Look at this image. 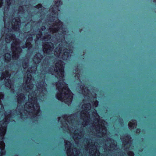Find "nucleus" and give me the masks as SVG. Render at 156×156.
<instances>
[{
	"label": "nucleus",
	"mask_w": 156,
	"mask_h": 156,
	"mask_svg": "<svg viewBox=\"0 0 156 156\" xmlns=\"http://www.w3.org/2000/svg\"><path fill=\"white\" fill-rule=\"evenodd\" d=\"M92 118H90L88 112L85 110L81 112L80 118L83 120L82 125L83 127L87 126V131L90 134L102 137L107 133L106 128L104 126L105 121L100 119V116L95 110L92 113Z\"/></svg>",
	"instance_id": "obj_1"
},
{
	"label": "nucleus",
	"mask_w": 156,
	"mask_h": 156,
	"mask_svg": "<svg viewBox=\"0 0 156 156\" xmlns=\"http://www.w3.org/2000/svg\"><path fill=\"white\" fill-rule=\"evenodd\" d=\"M64 65V63L61 60L55 64L54 69L55 76L59 79L56 84V88L58 91L56 95V97L59 100L69 105L72 101L73 97L72 93L63 80Z\"/></svg>",
	"instance_id": "obj_2"
},
{
	"label": "nucleus",
	"mask_w": 156,
	"mask_h": 156,
	"mask_svg": "<svg viewBox=\"0 0 156 156\" xmlns=\"http://www.w3.org/2000/svg\"><path fill=\"white\" fill-rule=\"evenodd\" d=\"M11 40H13L11 44V48L12 55V57L15 60H16L19 57L22 49L20 47V41L19 39L15 38V36L14 35H7L5 39L7 43H9Z\"/></svg>",
	"instance_id": "obj_3"
},
{
	"label": "nucleus",
	"mask_w": 156,
	"mask_h": 156,
	"mask_svg": "<svg viewBox=\"0 0 156 156\" xmlns=\"http://www.w3.org/2000/svg\"><path fill=\"white\" fill-rule=\"evenodd\" d=\"M28 101L24 105V108L26 112H24V113H31L33 114V117H35L39 112V108L35 97H32L30 94L28 95Z\"/></svg>",
	"instance_id": "obj_4"
},
{
	"label": "nucleus",
	"mask_w": 156,
	"mask_h": 156,
	"mask_svg": "<svg viewBox=\"0 0 156 156\" xmlns=\"http://www.w3.org/2000/svg\"><path fill=\"white\" fill-rule=\"evenodd\" d=\"M62 51L63 52V54L62 57V59L64 60L67 59L70 56L69 51L65 49L62 44H59L55 49L54 54L57 57H59Z\"/></svg>",
	"instance_id": "obj_5"
},
{
	"label": "nucleus",
	"mask_w": 156,
	"mask_h": 156,
	"mask_svg": "<svg viewBox=\"0 0 156 156\" xmlns=\"http://www.w3.org/2000/svg\"><path fill=\"white\" fill-rule=\"evenodd\" d=\"M8 112V114L7 112H5V118L0 122V137L2 140L3 139L2 136L5 133L7 124L9 121L8 118L10 116L11 112L10 111Z\"/></svg>",
	"instance_id": "obj_6"
},
{
	"label": "nucleus",
	"mask_w": 156,
	"mask_h": 156,
	"mask_svg": "<svg viewBox=\"0 0 156 156\" xmlns=\"http://www.w3.org/2000/svg\"><path fill=\"white\" fill-rule=\"evenodd\" d=\"M77 114H72L69 116H67V115H64L62 117L64 120H65L64 122L62 123V126H61L63 128V129L65 131L69 130V131L71 132V129L69 127V125L66 122H68L69 126L72 125L73 123L74 120L75 119L74 117H76Z\"/></svg>",
	"instance_id": "obj_7"
},
{
	"label": "nucleus",
	"mask_w": 156,
	"mask_h": 156,
	"mask_svg": "<svg viewBox=\"0 0 156 156\" xmlns=\"http://www.w3.org/2000/svg\"><path fill=\"white\" fill-rule=\"evenodd\" d=\"M50 21L53 23L49 27V30L52 33L56 32L62 27V23L58 18L55 16L50 17Z\"/></svg>",
	"instance_id": "obj_8"
},
{
	"label": "nucleus",
	"mask_w": 156,
	"mask_h": 156,
	"mask_svg": "<svg viewBox=\"0 0 156 156\" xmlns=\"http://www.w3.org/2000/svg\"><path fill=\"white\" fill-rule=\"evenodd\" d=\"M87 145L85 146L86 148L88 147L89 148V153L90 156H99L100 153L97 150L95 143L92 142L90 139L87 140L86 141Z\"/></svg>",
	"instance_id": "obj_9"
},
{
	"label": "nucleus",
	"mask_w": 156,
	"mask_h": 156,
	"mask_svg": "<svg viewBox=\"0 0 156 156\" xmlns=\"http://www.w3.org/2000/svg\"><path fill=\"white\" fill-rule=\"evenodd\" d=\"M31 76L30 73H28L27 76L24 78V81L23 85V88L27 91L31 90L33 88V85L30 82Z\"/></svg>",
	"instance_id": "obj_10"
},
{
	"label": "nucleus",
	"mask_w": 156,
	"mask_h": 156,
	"mask_svg": "<svg viewBox=\"0 0 156 156\" xmlns=\"http://www.w3.org/2000/svg\"><path fill=\"white\" fill-rule=\"evenodd\" d=\"M72 144L70 142L66 141L65 145L66 148L67 149V153L68 156H78L80 152L76 148H74L71 149Z\"/></svg>",
	"instance_id": "obj_11"
},
{
	"label": "nucleus",
	"mask_w": 156,
	"mask_h": 156,
	"mask_svg": "<svg viewBox=\"0 0 156 156\" xmlns=\"http://www.w3.org/2000/svg\"><path fill=\"white\" fill-rule=\"evenodd\" d=\"M10 75L8 71L5 70L3 72L1 77H0V80H2L3 79L5 82V86L9 88H11V86H12V84L11 83L10 80H9Z\"/></svg>",
	"instance_id": "obj_12"
},
{
	"label": "nucleus",
	"mask_w": 156,
	"mask_h": 156,
	"mask_svg": "<svg viewBox=\"0 0 156 156\" xmlns=\"http://www.w3.org/2000/svg\"><path fill=\"white\" fill-rule=\"evenodd\" d=\"M46 84L43 81L38 82L36 84L37 93L41 96H44L47 93L46 88Z\"/></svg>",
	"instance_id": "obj_13"
},
{
	"label": "nucleus",
	"mask_w": 156,
	"mask_h": 156,
	"mask_svg": "<svg viewBox=\"0 0 156 156\" xmlns=\"http://www.w3.org/2000/svg\"><path fill=\"white\" fill-rule=\"evenodd\" d=\"M104 149L107 151H112L115 148L117 145L116 142L111 138H108L105 141Z\"/></svg>",
	"instance_id": "obj_14"
},
{
	"label": "nucleus",
	"mask_w": 156,
	"mask_h": 156,
	"mask_svg": "<svg viewBox=\"0 0 156 156\" xmlns=\"http://www.w3.org/2000/svg\"><path fill=\"white\" fill-rule=\"evenodd\" d=\"M43 51L44 53L47 54H50L54 49L53 44L51 42H47L43 45Z\"/></svg>",
	"instance_id": "obj_15"
},
{
	"label": "nucleus",
	"mask_w": 156,
	"mask_h": 156,
	"mask_svg": "<svg viewBox=\"0 0 156 156\" xmlns=\"http://www.w3.org/2000/svg\"><path fill=\"white\" fill-rule=\"evenodd\" d=\"M122 141L124 145V149L125 151H127V149L130 147L131 144V140L130 137L127 135L122 139Z\"/></svg>",
	"instance_id": "obj_16"
},
{
	"label": "nucleus",
	"mask_w": 156,
	"mask_h": 156,
	"mask_svg": "<svg viewBox=\"0 0 156 156\" xmlns=\"http://www.w3.org/2000/svg\"><path fill=\"white\" fill-rule=\"evenodd\" d=\"M83 135L82 131L78 129L74 131L73 137L76 144L78 143V140L81 139L83 137Z\"/></svg>",
	"instance_id": "obj_17"
},
{
	"label": "nucleus",
	"mask_w": 156,
	"mask_h": 156,
	"mask_svg": "<svg viewBox=\"0 0 156 156\" xmlns=\"http://www.w3.org/2000/svg\"><path fill=\"white\" fill-rule=\"evenodd\" d=\"M21 22L20 19L18 18L13 19L12 22V27L16 30H18L20 28Z\"/></svg>",
	"instance_id": "obj_18"
},
{
	"label": "nucleus",
	"mask_w": 156,
	"mask_h": 156,
	"mask_svg": "<svg viewBox=\"0 0 156 156\" xmlns=\"http://www.w3.org/2000/svg\"><path fill=\"white\" fill-rule=\"evenodd\" d=\"M42 58V55L40 53H37L36 54L33 58V62L35 64L39 63Z\"/></svg>",
	"instance_id": "obj_19"
},
{
	"label": "nucleus",
	"mask_w": 156,
	"mask_h": 156,
	"mask_svg": "<svg viewBox=\"0 0 156 156\" xmlns=\"http://www.w3.org/2000/svg\"><path fill=\"white\" fill-rule=\"evenodd\" d=\"M26 98L23 94H19L17 97V102L19 104H21L24 102Z\"/></svg>",
	"instance_id": "obj_20"
},
{
	"label": "nucleus",
	"mask_w": 156,
	"mask_h": 156,
	"mask_svg": "<svg viewBox=\"0 0 156 156\" xmlns=\"http://www.w3.org/2000/svg\"><path fill=\"white\" fill-rule=\"evenodd\" d=\"M129 127L130 129H133L136 126V120H131L130 121L128 124Z\"/></svg>",
	"instance_id": "obj_21"
},
{
	"label": "nucleus",
	"mask_w": 156,
	"mask_h": 156,
	"mask_svg": "<svg viewBox=\"0 0 156 156\" xmlns=\"http://www.w3.org/2000/svg\"><path fill=\"white\" fill-rule=\"evenodd\" d=\"M5 146L4 143L2 141L0 142V149H1V155H5V151L4 149Z\"/></svg>",
	"instance_id": "obj_22"
},
{
	"label": "nucleus",
	"mask_w": 156,
	"mask_h": 156,
	"mask_svg": "<svg viewBox=\"0 0 156 156\" xmlns=\"http://www.w3.org/2000/svg\"><path fill=\"white\" fill-rule=\"evenodd\" d=\"M46 30V27L44 26H42L41 29L39 31V33L37 34V35L36 38L37 40L39 39L41 37V35H42V33L41 32L42 31H44Z\"/></svg>",
	"instance_id": "obj_23"
},
{
	"label": "nucleus",
	"mask_w": 156,
	"mask_h": 156,
	"mask_svg": "<svg viewBox=\"0 0 156 156\" xmlns=\"http://www.w3.org/2000/svg\"><path fill=\"white\" fill-rule=\"evenodd\" d=\"M42 36V37L41 38L40 40L41 39L43 40L44 41H47L50 39L51 38L50 35L46 33V34H44V36Z\"/></svg>",
	"instance_id": "obj_24"
},
{
	"label": "nucleus",
	"mask_w": 156,
	"mask_h": 156,
	"mask_svg": "<svg viewBox=\"0 0 156 156\" xmlns=\"http://www.w3.org/2000/svg\"><path fill=\"white\" fill-rule=\"evenodd\" d=\"M82 107L84 110H89L91 108V105L90 103H87L83 105Z\"/></svg>",
	"instance_id": "obj_25"
},
{
	"label": "nucleus",
	"mask_w": 156,
	"mask_h": 156,
	"mask_svg": "<svg viewBox=\"0 0 156 156\" xmlns=\"http://www.w3.org/2000/svg\"><path fill=\"white\" fill-rule=\"evenodd\" d=\"M29 59L28 58H25L23 62V67L24 69H26L28 66Z\"/></svg>",
	"instance_id": "obj_26"
},
{
	"label": "nucleus",
	"mask_w": 156,
	"mask_h": 156,
	"mask_svg": "<svg viewBox=\"0 0 156 156\" xmlns=\"http://www.w3.org/2000/svg\"><path fill=\"white\" fill-rule=\"evenodd\" d=\"M37 70V66H34L29 68L27 70V73H35Z\"/></svg>",
	"instance_id": "obj_27"
},
{
	"label": "nucleus",
	"mask_w": 156,
	"mask_h": 156,
	"mask_svg": "<svg viewBox=\"0 0 156 156\" xmlns=\"http://www.w3.org/2000/svg\"><path fill=\"white\" fill-rule=\"evenodd\" d=\"M81 89L82 90V93L83 94L85 95H87L90 93L89 91L86 87H83Z\"/></svg>",
	"instance_id": "obj_28"
},
{
	"label": "nucleus",
	"mask_w": 156,
	"mask_h": 156,
	"mask_svg": "<svg viewBox=\"0 0 156 156\" xmlns=\"http://www.w3.org/2000/svg\"><path fill=\"white\" fill-rule=\"evenodd\" d=\"M6 5L7 6V9H9L10 5L12 4H14L15 1V0H6Z\"/></svg>",
	"instance_id": "obj_29"
},
{
	"label": "nucleus",
	"mask_w": 156,
	"mask_h": 156,
	"mask_svg": "<svg viewBox=\"0 0 156 156\" xmlns=\"http://www.w3.org/2000/svg\"><path fill=\"white\" fill-rule=\"evenodd\" d=\"M11 56L9 53H7L5 54L4 55V58L5 62H8L10 60Z\"/></svg>",
	"instance_id": "obj_30"
},
{
	"label": "nucleus",
	"mask_w": 156,
	"mask_h": 156,
	"mask_svg": "<svg viewBox=\"0 0 156 156\" xmlns=\"http://www.w3.org/2000/svg\"><path fill=\"white\" fill-rule=\"evenodd\" d=\"M4 98V95L2 93H0V105H1V110L0 111V112H1L2 111L4 110V108L3 105L1 104V99H2ZM0 110H1L0 109Z\"/></svg>",
	"instance_id": "obj_31"
},
{
	"label": "nucleus",
	"mask_w": 156,
	"mask_h": 156,
	"mask_svg": "<svg viewBox=\"0 0 156 156\" xmlns=\"http://www.w3.org/2000/svg\"><path fill=\"white\" fill-rule=\"evenodd\" d=\"M30 43H27V44L26 43L25 44L23 45V46H22V48H26L30 44Z\"/></svg>",
	"instance_id": "obj_32"
},
{
	"label": "nucleus",
	"mask_w": 156,
	"mask_h": 156,
	"mask_svg": "<svg viewBox=\"0 0 156 156\" xmlns=\"http://www.w3.org/2000/svg\"><path fill=\"white\" fill-rule=\"evenodd\" d=\"M42 6V5L41 4H38L37 5H36L34 6V7L39 9V8H41Z\"/></svg>",
	"instance_id": "obj_33"
},
{
	"label": "nucleus",
	"mask_w": 156,
	"mask_h": 156,
	"mask_svg": "<svg viewBox=\"0 0 156 156\" xmlns=\"http://www.w3.org/2000/svg\"><path fill=\"white\" fill-rule=\"evenodd\" d=\"M127 154L130 156H133L134 155V154L131 151H129L128 152Z\"/></svg>",
	"instance_id": "obj_34"
},
{
	"label": "nucleus",
	"mask_w": 156,
	"mask_h": 156,
	"mask_svg": "<svg viewBox=\"0 0 156 156\" xmlns=\"http://www.w3.org/2000/svg\"><path fill=\"white\" fill-rule=\"evenodd\" d=\"M93 104H94V105L95 107H96L98 105V101H96L95 102H94L93 103Z\"/></svg>",
	"instance_id": "obj_35"
},
{
	"label": "nucleus",
	"mask_w": 156,
	"mask_h": 156,
	"mask_svg": "<svg viewBox=\"0 0 156 156\" xmlns=\"http://www.w3.org/2000/svg\"><path fill=\"white\" fill-rule=\"evenodd\" d=\"M23 9V7L22 6H20L19 9V10L20 11H22Z\"/></svg>",
	"instance_id": "obj_36"
},
{
	"label": "nucleus",
	"mask_w": 156,
	"mask_h": 156,
	"mask_svg": "<svg viewBox=\"0 0 156 156\" xmlns=\"http://www.w3.org/2000/svg\"><path fill=\"white\" fill-rule=\"evenodd\" d=\"M0 1H1V2H0V8H1L3 4V2H2V0L1 1V0H0Z\"/></svg>",
	"instance_id": "obj_37"
},
{
	"label": "nucleus",
	"mask_w": 156,
	"mask_h": 156,
	"mask_svg": "<svg viewBox=\"0 0 156 156\" xmlns=\"http://www.w3.org/2000/svg\"><path fill=\"white\" fill-rule=\"evenodd\" d=\"M140 132V129H138L136 130V132L137 133H139Z\"/></svg>",
	"instance_id": "obj_38"
},
{
	"label": "nucleus",
	"mask_w": 156,
	"mask_h": 156,
	"mask_svg": "<svg viewBox=\"0 0 156 156\" xmlns=\"http://www.w3.org/2000/svg\"><path fill=\"white\" fill-rule=\"evenodd\" d=\"M20 115H21V118H23V117L22 116H23V114L21 112L20 113Z\"/></svg>",
	"instance_id": "obj_39"
},
{
	"label": "nucleus",
	"mask_w": 156,
	"mask_h": 156,
	"mask_svg": "<svg viewBox=\"0 0 156 156\" xmlns=\"http://www.w3.org/2000/svg\"><path fill=\"white\" fill-rule=\"evenodd\" d=\"M64 30H65V32H66V30L67 31V29H64Z\"/></svg>",
	"instance_id": "obj_40"
},
{
	"label": "nucleus",
	"mask_w": 156,
	"mask_h": 156,
	"mask_svg": "<svg viewBox=\"0 0 156 156\" xmlns=\"http://www.w3.org/2000/svg\"><path fill=\"white\" fill-rule=\"evenodd\" d=\"M52 11L54 13H55V11L54 10H52Z\"/></svg>",
	"instance_id": "obj_41"
},
{
	"label": "nucleus",
	"mask_w": 156,
	"mask_h": 156,
	"mask_svg": "<svg viewBox=\"0 0 156 156\" xmlns=\"http://www.w3.org/2000/svg\"><path fill=\"white\" fill-rule=\"evenodd\" d=\"M53 84L55 85V83H53Z\"/></svg>",
	"instance_id": "obj_42"
},
{
	"label": "nucleus",
	"mask_w": 156,
	"mask_h": 156,
	"mask_svg": "<svg viewBox=\"0 0 156 156\" xmlns=\"http://www.w3.org/2000/svg\"><path fill=\"white\" fill-rule=\"evenodd\" d=\"M58 118H59V120H60V118L59 117Z\"/></svg>",
	"instance_id": "obj_43"
},
{
	"label": "nucleus",
	"mask_w": 156,
	"mask_h": 156,
	"mask_svg": "<svg viewBox=\"0 0 156 156\" xmlns=\"http://www.w3.org/2000/svg\"><path fill=\"white\" fill-rule=\"evenodd\" d=\"M35 41L36 42L37 40H35Z\"/></svg>",
	"instance_id": "obj_44"
}]
</instances>
